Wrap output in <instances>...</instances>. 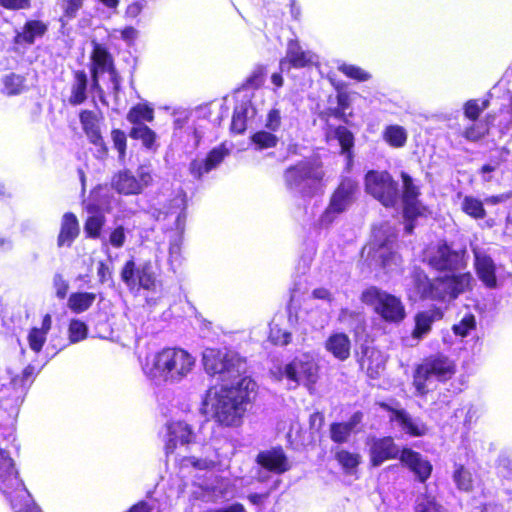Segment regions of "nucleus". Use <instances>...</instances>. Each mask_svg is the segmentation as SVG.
<instances>
[{"label": "nucleus", "instance_id": "10", "mask_svg": "<svg viewBox=\"0 0 512 512\" xmlns=\"http://www.w3.org/2000/svg\"><path fill=\"white\" fill-rule=\"evenodd\" d=\"M0 491L9 499L13 507L18 505L27 492L15 469L13 459L3 449H0Z\"/></svg>", "mask_w": 512, "mask_h": 512}, {"label": "nucleus", "instance_id": "51", "mask_svg": "<svg viewBox=\"0 0 512 512\" xmlns=\"http://www.w3.org/2000/svg\"><path fill=\"white\" fill-rule=\"evenodd\" d=\"M488 106V101H483L482 105L479 104V100L477 99H470L464 103L463 106V113L464 117L471 121L476 122L479 120L481 113L484 109Z\"/></svg>", "mask_w": 512, "mask_h": 512}, {"label": "nucleus", "instance_id": "49", "mask_svg": "<svg viewBox=\"0 0 512 512\" xmlns=\"http://www.w3.org/2000/svg\"><path fill=\"white\" fill-rule=\"evenodd\" d=\"M488 133V125L483 121L477 120L476 122H472L471 125L465 128V130L462 133V136L470 142H477L481 140L483 137H485Z\"/></svg>", "mask_w": 512, "mask_h": 512}, {"label": "nucleus", "instance_id": "60", "mask_svg": "<svg viewBox=\"0 0 512 512\" xmlns=\"http://www.w3.org/2000/svg\"><path fill=\"white\" fill-rule=\"evenodd\" d=\"M325 416L321 411H315L310 414L308 419L309 429L312 433H320L324 427Z\"/></svg>", "mask_w": 512, "mask_h": 512}, {"label": "nucleus", "instance_id": "37", "mask_svg": "<svg viewBox=\"0 0 512 512\" xmlns=\"http://www.w3.org/2000/svg\"><path fill=\"white\" fill-rule=\"evenodd\" d=\"M382 138L390 147L402 148L407 143L408 134L404 127L398 124H392L384 128Z\"/></svg>", "mask_w": 512, "mask_h": 512}, {"label": "nucleus", "instance_id": "43", "mask_svg": "<svg viewBox=\"0 0 512 512\" xmlns=\"http://www.w3.org/2000/svg\"><path fill=\"white\" fill-rule=\"evenodd\" d=\"M461 210L469 217L480 220L486 217V210L483 202L473 196H465L461 204Z\"/></svg>", "mask_w": 512, "mask_h": 512}, {"label": "nucleus", "instance_id": "22", "mask_svg": "<svg viewBox=\"0 0 512 512\" xmlns=\"http://www.w3.org/2000/svg\"><path fill=\"white\" fill-rule=\"evenodd\" d=\"M48 32V24L39 19H29L16 32L13 43L20 46H31L37 38H42Z\"/></svg>", "mask_w": 512, "mask_h": 512}, {"label": "nucleus", "instance_id": "16", "mask_svg": "<svg viewBox=\"0 0 512 512\" xmlns=\"http://www.w3.org/2000/svg\"><path fill=\"white\" fill-rule=\"evenodd\" d=\"M229 154L225 143H221L212 148L204 159H193L189 163V173L194 179L200 180L205 174L217 168Z\"/></svg>", "mask_w": 512, "mask_h": 512}, {"label": "nucleus", "instance_id": "63", "mask_svg": "<svg viewBox=\"0 0 512 512\" xmlns=\"http://www.w3.org/2000/svg\"><path fill=\"white\" fill-rule=\"evenodd\" d=\"M0 6L7 10L29 9L31 0H0Z\"/></svg>", "mask_w": 512, "mask_h": 512}, {"label": "nucleus", "instance_id": "4", "mask_svg": "<svg viewBox=\"0 0 512 512\" xmlns=\"http://www.w3.org/2000/svg\"><path fill=\"white\" fill-rule=\"evenodd\" d=\"M283 179L286 188L297 190L303 199H310L324 192L325 171L320 161H297L284 170Z\"/></svg>", "mask_w": 512, "mask_h": 512}, {"label": "nucleus", "instance_id": "9", "mask_svg": "<svg viewBox=\"0 0 512 512\" xmlns=\"http://www.w3.org/2000/svg\"><path fill=\"white\" fill-rule=\"evenodd\" d=\"M358 190V183L352 178H343L330 196L328 206L323 211L320 221L330 225L352 204Z\"/></svg>", "mask_w": 512, "mask_h": 512}, {"label": "nucleus", "instance_id": "50", "mask_svg": "<svg viewBox=\"0 0 512 512\" xmlns=\"http://www.w3.org/2000/svg\"><path fill=\"white\" fill-rule=\"evenodd\" d=\"M247 129V108L235 107L232 114L230 131L234 134H242Z\"/></svg>", "mask_w": 512, "mask_h": 512}, {"label": "nucleus", "instance_id": "52", "mask_svg": "<svg viewBox=\"0 0 512 512\" xmlns=\"http://www.w3.org/2000/svg\"><path fill=\"white\" fill-rule=\"evenodd\" d=\"M476 329V318L474 314L467 313L458 323L452 326L454 335L466 337L469 333Z\"/></svg>", "mask_w": 512, "mask_h": 512}, {"label": "nucleus", "instance_id": "62", "mask_svg": "<svg viewBox=\"0 0 512 512\" xmlns=\"http://www.w3.org/2000/svg\"><path fill=\"white\" fill-rule=\"evenodd\" d=\"M53 285L55 287L56 297L60 300L65 299L69 290V283L62 277V275L56 274L54 276Z\"/></svg>", "mask_w": 512, "mask_h": 512}, {"label": "nucleus", "instance_id": "11", "mask_svg": "<svg viewBox=\"0 0 512 512\" xmlns=\"http://www.w3.org/2000/svg\"><path fill=\"white\" fill-rule=\"evenodd\" d=\"M120 277L130 289L138 287L146 291H155L157 288V274L151 261L137 266L133 258L128 259L123 264Z\"/></svg>", "mask_w": 512, "mask_h": 512}, {"label": "nucleus", "instance_id": "53", "mask_svg": "<svg viewBox=\"0 0 512 512\" xmlns=\"http://www.w3.org/2000/svg\"><path fill=\"white\" fill-rule=\"evenodd\" d=\"M266 76V67L263 65H257L251 74L242 83L243 89H258L264 83Z\"/></svg>", "mask_w": 512, "mask_h": 512}, {"label": "nucleus", "instance_id": "42", "mask_svg": "<svg viewBox=\"0 0 512 512\" xmlns=\"http://www.w3.org/2000/svg\"><path fill=\"white\" fill-rule=\"evenodd\" d=\"M168 435L176 437L182 445L190 444L195 440V434L191 426L184 421L171 423L168 426Z\"/></svg>", "mask_w": 512, "mask_h": 512}, {"label": "nucleus", "instance_id": "20", "mask_svg": "<svg viewBox=\"0 0 512 512\" xmlns=\"http://www.w3.org/2000/svg\"><path fill=\"white\" fill-rule=\"evenodd\" d=\"M285 377L292 382L315 383L317 378V365L313 360H304L295 357L284 368Z\"/></svg>", "mask_w": 512, "mask_h": 512}, {"label": "nucleus", "instance_id": "28", "mask_svg": "<svg viewBox=\"0 0 512 512\" xmlns=\"http://www.w3.org/2000/svg\"><path fill=\"white\" fill-rule=\"evenodd\" d=\"M474 268L477 277L489 289L497 287L496 266L489 255H475Z\"/></svg>", "mask_w": 512, "mask_h": 512}, {"label": "nucleus", "instance_id": "2", "mask_svg": "<svg viewBox=\"0 0 512 512\" xmlns=\"http://www.w3.org/2000/svg\"><path fill=\"white\" fill-rule=\"evenodd\" d=\"M411 285L419 299L437 303H451L472 289L471 272L442 274L430 278L421 268L414 267L410 273Z\"/></svg>", "mask_w": 512, "mask_h": 512}, {"label": "nucleus", "instance_id": "5", "mask_svg": "<svg viewBox=\"0 0 512 512\" xmlns=\"http://www.w3.org/2000/svg\"><path fill=\"white\" fill-rule=\"evenodd\" d=\"M360 300L373 311L380 319L389 324H399L406 317V308L400 297L388 293L376 286H369L360 295Z\"/></svg>", "mask_w": 512, "mask_h": 512}, {"label": "nucleus", "instance_id": "12", "mask_svg": "<svg viewBox=\"0 0 512 512\" xmlns=\"http://www.w3.org/2000/svg\"><path fill=\"white\" fill-rule=\"evenodd\" d=\"M152 182L150 173H140L137 178L130 170L124 169L116 172L111 178V187L118 194L130 196L139 195Z\"/></svg>", "mask_w": 512, "mask_h": 512}, {"label": "nucleus", "instance_id": "47", "mask_svg": "<svg viewBox=\"0 0 512 512\" xmlns=\"http://www.w3.org/2000/svg\"><path fill=\"white\" fill-rule=\"evenodd\" d=\"M83 6L84 0H61L60 7L62 9V15L59 21L62 25H64L65 22L75 19Z\"/></svg>", "mask_w": 512, "mask_h": 512}, {"label": "nucleus", "instance_id": "13", "mask_svg": "<svg viewBox=\"0 0 512 512\" xmlns=\"http://www.w3.org/2000/svg\"><path fill=\"white\" fill-rule=\"evenodd\" d=\"M402 193L403 217L418 218L424 215L425 207L419 201L421 195L420 188L414 182V179L406 172L402 171Z\"/></svg>", "mask_w": 512, "mask_h": 512}, {"label": "nucleus", "instance_id": "1", "mask_svg": "<svg viewBox=\"0 0 512 512\" xmlns=\"http://www.w3.org/2000/svg\"><path fill=\"white\" fill-rule=\"evenodd\" d=\"M203 366L207 374L216 376L220 382L237 380L235 384H224L215 391L211 412L221 427L241 426L257 387L247 375L246 358L227 348H207L203 354Z\"/></svg>", "mask_w": 512, "mask_h": 512}, {"label": "nucleus", "instance_id": "59", "mask_svg": "<svg viewBox=\"0 0 512 512\" xmlns=\"http://www.w3.org/2000/svg\"><path fill=\"white\" fill-rule=\"evenodd\" d=\"M281 126V114L276 108L269 110L265 120V127L271 131L276 132Z\"/></svg>", "mask_w": 512, "mask_h": 512}, {"label": "nucleus", "instance_id": "24", "mask_svg": "<svg viewBox=\"0 0 512 512\" xmlns=\"http://www.w3.org/2000/svg\"><path fill=\"white\" fill-rule=\"evenodd\" d=\"M337 140L340 146V153L349 161L353 158V148L355 145V136L345 125L330 126L325 133V140Z\"/></svg>", "mask_w": 512, "mask_h": 512}, {"label": "nucleus", "instance_id": "58", "mask_svg": "<svg viewBox=\"0 0 512 512\" xmlns=\"http://www.w3.org/2000/svg\"><path fill=\"white\" fill-rule=\"evenodd\" d=\"M146 6V0H134L126 6L124 17L130 20L136 19L138 16H140Z\"/></svg>", "mask_w": 512, "mask_h": 512}, {"label": "nucleus", "instance_id": "35", "mask_svg": "<svg viewBox=\"0 0 512 512\" xmlns=\"http://www.w3.org/2000/svg\"><path fill=\"white\" fill-rule=\"evenodd\" d=\"M508 154L509 152L504 148H497L494 150V153L489 157L488 162L483 164L479 169V173L483 176L484 182H490L492 180V177L488 176V174L495 172L504 165L507 162Z\"/></svg>", "mask_w": 512, "mask_h": 512}, {"label": "nucleus", "instance_id": "55", "mask_svg": "<svg viewBox=\"0 0 512 512\" xmlns=\"http://www.w3.org/2000/svg\"><path fill=\"white\" fill-rule=\"evenodd\" d=\"M111 139L113 142L114 148L118 152V157L120 159H124L126 156L127 150V135L125 132L119 128H113L111 130Z\"/></svg>", "mask_w": 512, "mask_h": 512}, {"label": "nucleus", "instance_id": "29", "mask_svg": "<svg viewBox=\"0 0 512 512\" xmlns=\"http://www.w3.org/2000/svg\"><path fill=\"white\" fill-rule=\"evenodd\" d=\"M338 322L347 327L355 336L364 333L366 330V320L362 311L341 308Z\"/></svg>", "mask_w": 512, "mask_h": 512}, {"label": "nucleus", "instance_id": "25", "mask_svg": "<svg viewBox=\"0 0 512 512\" xmlns=\"http://www.w3.org/2000/svg\"><path fill=\"white\" fill-rule=\"evenodd\" d=\"M80 234L79 221L73 212H66L61 218L60 230L57 236L58 247H71Z\"/></svg>", "mask_w": 512, "mask_h": 512}, {"label": "nucleus", "instance_id": "56", "mask_svg": "<svg viewBox=\"0 0 512 512\" xmlns=\"http://www.w3.org/2000/svg\"><path fill=\"white\" fill-rule=\"evenodd\" d=\"M395 239V235L393 233H387L382 229H378L373 233V248L375 250H380L385 247H388Z\"/></svg>", "mask_w": 512, "mask_h": 512}, {"label": "nucleus", "instance_id": "57", "mask_svg": "<svg viewBox=\"0 0 512 512\" xmlns=\"http://www.w3.org/2000/svg\"><path fill=\"white\" fill-rule=\"evenodd\" d=\"M395 405H392L386 401H376L375 405L380 409L389 413V422L394 424L397 420L398 415L402 412L404 408L400 407V404L396 400H392Z\"/></svg>", "mask_w": 512, "mask_h": 512}, {"label": "nucleus", "instance_id": "15", "mask_svg": "<svg viewBox=\"0 0 512 512\" xmlns=\"http://www.w3.org/2000/svg\"><path fill=\"white\" fill-rule=\"evenodd\" d=\"M399 461L420 483H425L432 475L433 465L430 460L412 448L402 447Z\"/></svg>", "mask_w": 512, "mask_h": 512}, {"label": "nucleus", "instance_id": "48", "mask_svg": "<svg viewBox=\"0 0 512 512\" xmlns=\"http://www.w3.org/2000/svg\"><path fill=\"white\" fill-rule=\"evenodd\" d=\"M88 336L87 324L79 319H71L68 324V339L70 343L83 341Z\"/></svg>", "mask_w": 512, "mask_h": 512}, {"label": "nucleus", "instance_id": "27", "mask_svg": "<svg viewBox=\"0 0 512 512\" xmlns=\"http://www.w3.org/2000/svg\"><path fill=\"white\" fill-rule=\"evenodd\" d=\"M324 347L339 361H346L351 355V341L344 332L331 333L325 340Z\"/></svg>", "mask_w": 512, "mask_h": 512}, {"label": "nucleus", "instance_id": "46", "mask_svg": "<svg viewBox=\"0 0 512 512\" xmlns=\"http://www.w3.org/2000/svg\"><path fill=\"white\" fill-rule=\"evenodd\" d=\"M352 432L345 422H332L329 426L330 439L338 445L347 443Z\"/></svg>", "mask_w": 512, "mask_h": 512}, {"label": "nucleus", "instance_id": "19", "mask_svg": "<svg viewBox=\"0 0 512 512\" xmlns=\"http://www.w3.org/2000/svg\"><path fill=\"white\" fill-rule=\"evenodd\" d=\"M78 116L82 130L87 136L89 142L96 147H99L101 152L107 154L108 149L100 128V121L102 120L101 113H96L89 109H82Z\"/></svg>", "mask_w": 512, "mask_h": 512}, {"label": "nucleus", "instance_id": "54", "mask_svg": "<svg viewBox=\"0 0 512 512\" xmlns=\"http://www.w3.org/2000/svg\"><path fill=\"white\" fill-rule=\"evenodd\" d=\"M338 70L346 77L358 82H365L371 78V75L368 72L353 64L343 63L338 67Z\"/></svg>", "mask_w": 512, "mask_h": 512}, {"label": "nucleus", "instance_id": "44", "mask_svg": "<svg viewBox=\"0 0 512 512\" xmlns=\"http://www.w3.org/2000/svg\"><path fill=\"white\" fill-rule=\"evenodd\" d=\"M3 92L8 96H15L21 94L26 86V78L23 75L14 72L6 75L3 78Z\"/></svg>", "mask_w": 512, "mask_h": 512}, {"label": "nucleus", "instance_id": "45", "mask_svg": "<svg viewBox=\"0 0 512 512\" xmlns=\"http://www.w3.org/2000/svg\"><path fill=\"white\" fill-rule=\"evenodd\" d=\"M414 512H445V510L435 496L424 493L417 498Z\"/></svg>", "mask_w": 512, "mask_h": 512}, {"label": "nucleus", "instance_id": "23", "mask_svg": "<svg viewBox=\"0 0 512 512\" xmlns=\"http://www.w3.org/2000/svg\"><path fill=\"white\" fill-rule=\"evenodd\" d=\"M312 63L310 55L304 51L296 39H291L287 43L286 56L281 58L279 65L281 70L290 68H304Z\"/></svg>", "mask_w": 512, "mask_h": 512}, {"label": "nucleus", "instance_id": "32", "mask_svg": "<svg viewBox=\"0 0 512 512\" xmlns=\"http://www.w3.org/2000/svg\"><path fill=\"white\" fill-rule=\"evenodd\" d=\"M90 63L94 66L104 70L107 73H113L115 62L114 57L107 47L102 44L93 43L92 51L90 54Z\"/></svg>", "mask_w": 512, "mask_h": 512}, {"label": "nucleus", "instance_id": "17", "mask_svg": "<svg viewBox=\"0 0 512 512\" xmlns=\"http://www.w3.org/2000/svg\"><path fill=\"white\" fill-rule=\"evenodd\" d=\"M336 90V107H329L319 113V118L328 122L330 118H336L345 124H349L350 120L354 117V112L351 109L352 100L350 93L344 89V85L337 83L334 84Z\"/></svg>", "mask_w": 512, "mask_h": 512}, {"label": "nucleus", "instance_id": "64", "mask_svg": "<svg viewBox=\"0 0 512 512\" xmlns=\"http://www.w3.org/2000/svg\"><path fill=\"white\" fill-rule=\"evenodd\" d=\"M270 493H271L270 490H267L263 493H256V492L249 493L247 495V499L253 506L262 508L264 506L265 502L267 501V499L269 498Z\"/></svg>", "mask_w": 512, "mask_h": 512}, {"label": "nucleus", "instance_id": "33", "mask_svg": "<svg viewBox=\"0 0 512 512\" xmlns=\"http://www.w3.org/2000/svg\"><path fill=\"white\" fill-rule=\"evenodd\" d=\"M126 118L132 126L146 125L145 122L154 121L155 113L148 103H137L129 109Z\"/></svg>", "mask_w": 512, "mask_h": 512}, {"label": "nucleus", "instance_id": "21", "mask_svg": "<svg viewBox=\"0 0 512 512\" xmlns=\"http://www.w3.org/2000/svg\"><path fill=\"white\" fill-rule=\"evenodd\" d=\"M444 310L438 306H432L427 310L418 311L414 315V327L411 336L414 339L421 340L428 335L435 322L442 320Z\"/></svg>", "mask_w": 512, "mask_h": 512}, {"label": "nucleus", "instance_id": "6", "mask_svg": "<svg viewBox=\"0 0 512 512\" xmlns=\"http://www.w3.org/2000/svg\"><path fill=\"white\" fill-rule=\"evenodd\" d=\"M194 365L193 357L181 348H164L154 356L155 376L165 381H178L186 376Z\"/></svg>", "mask_w": 512, "mask_h": 512}, {"label": "nucleus", "instance_id": "7", "mask_svg": "<svg viewBox=\"0 0 512 512\" xmlns=\"http://www.w3.org/2000/svg\"><path fill=\"white\" fill-rule=\"evenodd\" d=\"M427 264L435 271L448 274L462 273L467 268L466 247L454 248L447 240H440L428 255Z\"/></svg>", "mask_w": 512, "mask_h": 512}, {"label": "nucleus", "instance_id": "26", "mask_svg": "<svg viewBox=\"0 0 512 512\" xmlns=\"http://www.w3.org/2000/svg\"><path fill=\"white\" fill-rule=\"evenodd\" d=\"M72 77L68 103L71 106H79L88 99L89 78L83 69L73 70Z\"/></svg>", "mask_w": 512, "mask_h": 512}, {"label": "nucleus", "instance_id": "36", "mask_svg": "<svg viewBox=\"0 0 512 512\" xmlns=\"http://www.w3.org/2000/svg\"><path fill=\"white\" fill-rule=\"evenodd\" d=\"M405 434L411 437H421L427 434L428 428L424 423H416L410 414L403 409L396 422Z\"/></svg>", "mask_w": 512, "mask_h": 512}, {"label": "nucleus", "instance_id": "39", "mask_svg": "<svg viewBox=\"0 0 512 512\" xmlns=\"http://www.w3.org/2000/svg\"><path fill=\"white\" fill-rule=\"evenodd\" d=\"M335 460L347 474L356 472L361 463V455L356 452H351L347 449H338L335 452Z\"/></svg>", "mask_w": 512, "mask_h": 512}, {"label": "nucleus", "instance_id": "3", "mask_svg": "<svg viewBox=\"0 0 512 512\" xmlns=\"http://www.w3.org/2000/svg\"><path fill=\"white\" fill-rule=\"evenodd\" d=\"M456 373V362L443 352H435L423 357L414 365L412 372L415 395L426 397L432 391L429 386L433 381L447 383Z\"/></svg>", "mask_w": 512, "mask_h": 512}, {"label": "nucleus", "instance_id": "8", "mask_svg": "<svg viewBox=\"0 0 512 512\" xmlns=\"http://www.w3.org/2000/svg\"><path fill=\"white\" fill-rule=\"evenodd\" d=\"M365 189L386 208L394 207L399 198L398 184L386 170H369L365 174Z\"/></svg>", "mask_w": 512, "mask_h": 512}, {"label": "nucleus", "instance_id": "38", "mask_svg": "<svg viewBox=\"0 0 512 512\" xmlns=\"http://www.w3.org/2000/svg\"><path fill=\"white\" fill-rule=\"evenodd\" d=\"M279 137L269 130H258L249 137V144L258 151L275 148Z\"/></svg>", "mask_w": 512, "mask_h": 512}, {"label": "nucleus", "instance_id": "61", "mask_svg": "<svg viewBox=\"0 0 512 512\" xmlns=\"http://www.w3.org/2000/svg\"><path fill=\"white\" fill-rule=\"evenodd\" d=\"M126 234L122 225L115 227L109 235V243L114 248H121L125 244Z\"/></svg>", "mask_w": 512, "mask_h": 512}, {"label": "nucleus", "instance_id": "30", "mask_svg": "<svg viewBox=\"0 0 512 512\" xmlns=\"http://www.w3.org/2000/svg\"><path fill=\"white\" fill-rule=\"evenodd\" d=\"M52 327V317L49 313L45 314L42 318L41 327H32L29 330L27 340L29 343L30 349L39 353L42 351L43 346L46 342L47 334L51 330Z\"/></svg>", "mask_w": 512, "mask_h": 512}, {"label": "nucleus", "instance_id": "34", "mask_svg": "<svg viewBox=\"0 0 512 512\" xmlns=\"http://www.w3.org/2000/svg\"><path fill=\"white\" fill-rule=\"evenodd\" d=\"M97 298L94 292H73L69 295L67 306L75 314H81L92 307Z\"/></svg>", "mask_w": 512, "mask_h": 512}, {"label": "nucleus", "instance_id": "40", "mask_svg": "<svg viewBox=\"0 0 512 512\" xmlns=\"http://www.w3.org/2000/svg\"><path fill=\"white\" fill-rule=\"evenodd\" d=\"M452 478L458 490L466 493L474 490L473 475L463 464H455Z\"/></svg>", "mask_w": 512, "mask_h": 512}, {"label": "nucleus", "instance_id": "41", "mask_svg": "<svg viewBox=\"0 0 512 512\" xmlns=\"http://www.w3.org/2000/svg\"><path fill=\"white\" fill-rule=\"evenodd\" d=\"M129 137L133 140H140L146 149L151 150L156 147V132L147 125L132 126Z\"/></svg>", "mask_w": 512, "mask_h": 512}, {"label": "nucleus", "instance_id": "18", "mask_svg": "<svg viewBox=\"0 0 512 512\" xmlns=\"http://www.w3.org/2000/svg\"><path fill=\"white\" fill-rule=\"evenodd\" d=\"M255 461L265 470L277 475L284 474L291 468L288 456L280 445L260 451Z\"/></svg>", "mask_w": 512, "mask_h": 512}, {"label": "nucleus", "instance_id": "14", "mask_svg": "<svg viewBox=\"0 0 512 512\" xmlns=\"http://www.w3.org/2000/svg\"><path fill=\"white\" fill-rule=\"evenodd\" d=\"M369 466L376 468L389 460H400L401 448L392 436L373 438L369 446Z\"/></svg>", "mask_w": 512, "mask_h": 512}, {"label": "nucleus", "instance_id": "31", "mask_svg": "<svg viewBox=\"0 0 512 512\" xmlns=\"http://www.w3.org/2000/svg\"><path fill=\"white\" fill-rule=\"evenodd\" d=\"M87 211L94 214L88 216L84 222L85 236L90 239H98L106 223V218L97 205H89Z\"/></svg>", "mask_w": 512, "mask_h": 512}]
</instances>
